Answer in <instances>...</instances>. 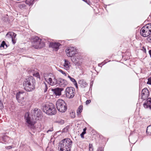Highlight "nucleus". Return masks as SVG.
Masks as SVG:
<instances>
[{"label":"nucleus","instance_id":"nucleus-1","mask_svg":"<svg viewBox=\"0 0 151 151\" xmlns=\"http://www.w3.org/2000/svg\"><path fill=\"white\" fill-rule=\"evenodd\" d=\"M36 81L32 76L25 79L23 82L24 89L27 91H31L35 89Z\"/></svg>","mask_w":151,"mask_h":151},{"label":"nucleus","instance_id":"nucleus-2","mask_svg":"<svg viewBox=\"0 0 151 151\" xmlns=\"http://www.w3.org/2000/svg\"><path fill=\"white\" fill-rule=\"evenodd\" d=\"M73 143L72 141L69 138L64 139L59 143V151H70Z\"/></svg>","mask_w":151,"mask_h":151},{"label":"nucleus","instance_id":"nucleus-3","mask_svg":"<svg viewBox=\"0 0 151 151\" xmlns=\"http://www.w3.org/2000/svg\"><path fill=\"white\" fill-rule=\"evenodd\" d=\"M43 111L44 112L49 115L55 114L57 111L54 105L52 103H47L44 105Z\"/></svg>","mask_w":151,"mask_h":151},{"label":"nucleus","instance_id":"nucleus-4","mask_svg":"<svg viewBox=\"0 0 151 151\" xmlns=\"http://www.w3.org/2000/svg\"><path fill=\"white\" fill-rule=\"evenodd\" d=\"M32 43L33 47L37 49L42 48L45 45L43 42H41V39L37 36L33 37Z\"/></svg>","mask_w":151,"mask_h":151},{"label":"nucleus","instance_id":"nucleus-5","mask_svg":"<svg viewBox=\"0 0 151 151\" xmlns=\"http://www.w3.org/2000/svg\"><path fill=\"white\" fill-rule=\"evenodd\" d=\"M24 119L26 122V125L31 129H34L35 128L34 125L35 121L31 118L28 113H26L24 116Z\"/></svg>","mask_w":151,"mask_h":151},{"label":"nucleus","instance_id":"nucleus-6","mask_svg":"<svg viewBox=\"0 0 151 151\" xmlns=\"http://www.w3.org/2000/svg\"><path fill=\"white\" fill-rule=\"evenodd\" d=\"M56 106L58 110L60 112H64L67 110V107L64 101L59 99L56 102Z\"/></svg>","mask_w":151,"mask_h":151},{"label":"nucleus","instance_id":"nucleus-7","mask_svg":"<svg viewBox=\"0 0 151 151\" xmlns=\"http://www.w3.org/2000/svg\"><path fill=\"white\" fill-rule=\"evenodd\" d=\"M32 116H34L35 119L38 120L41 118L42 112L41 110L37 108L32 110L31 111Z\"/></svg>","mask_w":151,"mask_h":151},{"label":"nucleus","instance_id":"nucleus-8","mask_svg":"<svg viewBox=\"0 0 151 151\" xmlns=\"http://www.w3.org/2000/svg\"><path fill=\"white\" fill-rule=\"evenodd\" d=\"M65 52L67 55L68 57H72L75 55H77L78 52L76 48L73 47H68L66 49Z\"/></svg>","mask_w":151,"mask_h":151},{"label":"nucleus","instance_id":"nucleus-9","mask_svg":"<svg viewBox=\"0 0 151 151\" xmlns=\"http://www.w3.org/2000/svg\"><path fill=\"white\" fill-rule=\"evenodd\" d=\"M75 89L73 87H70L67 88L65 90L66 97L69 99L72 98L74 96Z\"/></svg>","mask_w":151,"mask_h":151},{"label":"nucleus","instance_id":"nucleus-10","mask_svg":"<svg viewBox=\"0 0 151 151\" xmlns=\"http://www.w3.org/2000/svg\"><path fill=\"white\" fill-rule=\"evenodd\" d=\"M140 34L143 37H147L150 35L148 29L145 26L141 29Z\"/></svg>","mask_w":151,"mask_h":151},{"label":"nucleus","instance_id":"nucleus-11","mask_svg":"<svg viewBox=\"0 0 151 151\" xmlns=\"http://www.w3.org/2000/svg\"><path fill=\"white\" fill-rule=\"evenodd\" d=\"M16 36V34L15 33L9 32L6 35V37L11 39L13 43L14 44L16 42L15 40L14 39V38H15Z\"/></svg>","mask_w":151,"mask_h":151},{"label":"nucleus","instance_id":"nucleus-12","mask_svg":"<svg viewBox=\"0 0 151 151\" xmlns=\"http://www.w3.org/2000/svg\"><path fill=\"white\" fill-rule=\"evenodd\" d=\"M81 58V56L77 54L74 57V58L73 59V61L74 64L76 65H80L81 62L80 61V60Z\"/></svg>","mask_w":151,"mask_h":151},{"label":"nucleus","instance_id":"nucleus-13","mask_svg":"<svg viewBox=\"0 0 151 151\" xmlns=\"http://www.w3.org/2000/svg\"><path fill=\"white\" fill-rule=\"evenodd\" d=\"M61 44L58 42H50L49 45V47L52 48L54 50L57 51L59 49V47Z\"/></svg>","mask_w":151,"mask_h":151},{"label":"nucleus","instance_id":"nucleus-14","mask_svg":"<svg viewBox=\"0 0 151 151\" xmlns=\"http://www.w3.org/2000/svg\"><path fill=\"white\" fill-rule=\"evenodd\" d=\"M24 92L19 91L17 93L16 95V97L18 102L19 103H22L23 101L24 97L23 94Z\"/></svg>","mask_w":151,"mask_h":151},{"label":"nucleus","instance_id":"nucleus-15","mask_svg":"<svg viewBox=\"0 0 151 151\" xmlns=\"http://www.w3.org/2000/svg\"><path fill=\"white\" fill-rule=\"evenodd\" d=\"M59 86L62 88L65 87L67 84V83L66 81L64 79L60 78L57 80V83Z\"/></svg>","mask_w":151,"mask_h":151},{"label":"nucleus","instance_id":"nucleus-16","mask_svg":"<svg viewBox=\"0 0 151 151\" xmlns=\"http://www.w3.org/2000/svg\"><path fill=\"white\" fill-rule=\"evenodd\" d=\"M149 95V91L147 88L143 89L142 91L141 99L143 100H145L148 97Z\"/></svg>","mask_w":151,"mask_h":151},{"label":"nucleus","instance_id":"nucleus-17","mask_svg":"<svg viewBox=\"0 0 151 151\" xmlns=\"http://www.w3.org/2000/svg\"><path fill=\"white\" fill-rule=\"evenodd\" d=\"M47 80V82L50 85L54 86L57 84V80L54 76H52V78H49Z\"/></svg>","mask_w":151,"mask_h":151},{"label":"nucleus","instance_id":"nucleus-18","mask_svg":"<svg viewBox=\"0 0 151 151\" xmlns=\"http://www.w3.org/2000/svg\"><path fill=\"white\" fill-rule=\"evenodd\" d=\"M63 90L62 88L57 87L52 90V91L56 96H60L61 95V92Z\"/></svg>","mask_w":151,"mask_h":151},{"label":"nucleus","instance_id":"nucleus-19","mask_svg":"<svg viewBox=\"0 0 151 151\" xmlns=\"http://www.w3.org/2000/svg\"><path fill=\"white\" fill-rule=\"evenodd\" d=\"M143 105L145 108H149L151 110V99L148 98L145 101Z\"/></svg>","mask_w":151,"mask_h":151},{"label":"nucleus","instance_id":"nucleus-20","mask_svg":"<svg viewBox=\"0 0 151 151\" xmlns=\"http://www.w3.org/2000/svg\"><path fill=\"white\" fill-rule=\"evenodd\" d=\"M64 63L63 65L64 68L67 70H69L71 66L70 63L67 60H64Z\"/></svg>","mask_w":151,"mask_h":151},{"label":"nucleus","instance_id":"nucleus-21","mask_svg":"<svg viewBox=\"0 0 151 151\" xmlns=\"http://www.w3.org/2000/svg\"><path fill=\"white\" fill-rule=\"evenodd\" d=\"M79 85L82 88H85L88 86V83L83 79L79 80L78 82Z\"/></svg>","mask_w":151,"mask_h":151},{"label":"nucleus","instance_id":"nucleus-22","mask_svg":"<svg viewBox=\"0 0 151 151\" xmlns=\"http://www.w3.org/2000/svg\"><path fill=\"white\" fill-rule=\"evenodd\" d=\"M1 139L4 143H9L11 142L10 138L6 135L2 137Z\"/></svg>","mask_w":151,"mask_h":151},{"label":"nucleus","instance_id":"nucleus-23","mask_svg":"<svg viewBox=\"0 0 151 151\" xmlns=\"http://www.w3.org/2000/svg\"><path fill=\"white\" fill-rule=\"evenodd\" d=\"M83 109V106L82 105L79 106L77 110V114L79 117L81 116V113L82 112Z\"/></svg>","mask_w":151,"mask_h":151},{"label":"nucleus","instance_id":"nucleus-24","mask_svg":"<svg viewBox=\"0 0 151 151\" xmlns=\"http://www.w3.org/2000/svg\"><path fill=\"white\" fill-rule=\"evenodd\" d=\"M35 0H26V4L29 6L32 5L34 3Z\"/></svg>","mask_w":151,"mask_h":151},{"label":"nucleus","instance_id":"nucleus-25","mask_svg":"<svg viewBox=\"0 0 151 151\" xmlns=\"http://www.w3.org/2000/svg\"><path fill=\"white\" fill-rule=\"evenodd\" d=\"M146 132L149 135L151 134V124L147 127Z\"/></svg>","mask_w":151,"mask_h":151},{"label":"nucleus","instance_id":"nucleus-26","mask_svg":"<svg viewBox=\"0 0 151 151\" xmlns=\"http://www.w3.org/2000/svg\"><path fill=\"white\" fill-rule=\"evenodd\" d=\"M145 27L148 29V31L150 34H151V23L148 24L146 25H145Z\"/></svg>","mask_w":151,"mask_h":151},{"label":"nucleus","instance_id":"nucleus-27","mask_svg":"<svg viewBox=\"0 0 151 151\" xmlns=\"http://www.w3.org/2000/svg\"><path fill=\"white\" fill-rule=\"evenodd\" d=\"M18 6L19 7L20 9L24 8L26 6V5L24 2L19 3Z\"/></svg>","mask_w":151,"mask_h":151},{"label":"nucleus","instance_id":"nucleus-28","mask_svg":"<svg viewBox=\"0 0 151 151\" xmlns=\"http://www.w3.org/2000/svg\"><path fill=\"white\" fill-rule=\"evenodd\" d=\"M86 128H84L83 129V131L82 132L81 134H80L81 137L82 138H84V135L86 133Z\"/></svg>","mask_w":151,"mask_h":151},{"label":"nucleus","instance_id":"nucleus-29","mask_svg":"<svg viewBox=\"0 0 151 151\" xmlns=\"http://www.w3.org/2000/svg\"><path fill=\"white\" fill-rule=\"evenodd\" d=\"M68 78H69V79H70V81L71 82H73V84L75 83V82H76L75 79H74V78L71 77L69 75H68Z\"/></svg>","mask_w":151,"mask_h":151},{"label":"nucleus","instance_id":"nucleus-30","mask_svg":"<svg viewBox=\"0 0 151 151\" xmlns=\"http://www.w3.org/2000/svg\"><path fill=\"white\" fill-rule=\"evenodd\" d=\"M5 46H6V48L7 47V45H6L5 42L4 41H3L1 44L0 47H3L4 48H5Z\"/></svg>","mask_w":151,"mask_h":151},{"label":"nucleus","instance_id":"nucleus-31","mask_svg":"<svg viewBox=\"0 0 151 151\" xmlns=\"http://www.w3.org/2000/svg\"><path fill=\"white\" fill-rule=\"evenodd\" d=\"M89 151H93V145L92 144H89Z\"/></svg>","mask_w":151,"mask_h":151},{"label":"nucleus","instance_id":"nucleus-32","mask_svg":"<svg viewBox=\"0 0 151 151\" xmlns=\"http://www.w3.org/2000/svg\"><path fill=\"white\" fill-rule=\"evenodd\" d=\"M105 63L102 62L101 63H99L98 64V65L99 66L101 67L103 65H104L106 63V62H107V60H105Z\"/></svg>","mask_w":151,"mask_h":151},{"label":"nucleus","instance_id":"nucleus-33","mask_svg":"<svg viewBox=\"0 0 151 151\" xmlns=\"http://www.w3.org/2000/svg\"><path fill=\"white\" fill-rule=\"evenodd\" d=\"M44 84L45 86V87L44 89V92L45 93L46 92V91H47V89L48 88H47V86L46 83L45 82H44Z\"/></svg>","mask_w":151,"mask_h":151},{"label":"nucleus","instance_id":"nucleus-34","mask_svg":"<svg viewBox=\"0 0 151 151\" xmlns=\"http://www.w3.org/2000/svg\"><path fill=\"white\" fill-rule=\"evenodd\" d=\"M147 84L151 85V77L149 78L148 79V81L147 82Z\"/></svg>","mask_w":151,"mask_h":151},{"label":"nucleus","instance_id":"nucleus-35","mask_svg":"<svg viewBox=\"0 0 151 151\" xmlns=\"http://www.w3.org/2000/svg\"><path fill=\"white\" fill-rule=\"evenodd\" d=\"M58 71L65 76H67V74H66L64 71H63L62 70H59Z\"/></svg>","mask_w":151,"mask_h":151},{"label":"nucleus","instance_id":"nucleus-36","mask_svg":"<svg viewBox=\"0 0 151 151\" xmlns=\"http://www.w3.org/2000/svg\"><path fill=\"white\" fill-rule=\"evenodd\" d=\"M4 108V106L3 103L1 101H0V109H2Z\"/></svg>","mask_w":151,"mask_h":151},{"label":"nucleus","instance_id":"nucleus-37","mask_svg":"<svg viewBox=\"0 0 151 151\" xmlns=\"http://www.w3.org/2000/svg\"><path fill=\"white\" fill-rule=\"evenodd\" d=\"M97 151H104L102 147H99L97 149Z\"/></svg>","mask_w":151,"mask_h":151},{"label":"nucleus","instance_id":"nucleus-38","mask_svg":"<svg viewBox=\"0 0 151 151\" xmlns=\"http://www.w3.org/2000/svg\"><path fill=\"white\" fill-rule=\"evenodd\" d=\"M147 40L149 42L151 43V35L147 38Z\"/></svg>","mask_w":151,"mask_h":151},{"label":"nucleus","instance_id":"nucleus-39","mask_svg":"<svg viewBox=\"0 0 151 151\" xmlns=\"http://www.w3.org/2000/svg\"><path fill=\"white\" fill-rule=\"evenodd\" d=\"M91 100H87L86 101V104L88 105V104H90L91 103Z\"/></svg>","mask_w":151,"mask_h":151},{"label":"nucleus","instance_id":"nucleus-40","mask_svg":"<svg viewBox=\"0 0 151 151\" xmlns=\"http://www.w3.org/2000/svg\"><path fill=\"white\" fill-rule=\"evenodd\" d=\"M59 123H60V124H63L64 123V120H61L59 122Z\"/></svg>","mask_w":151,"mask_h":151},{"label":"nucleus","instance_id":"nucleus-41","mask_svg":"<svg viewBox=\"0 0 151 151\" xmlns=\"http://www.w3.org/2000/svg\"><path fill=\"white\" fill-rule=\"evenodd\" d=\"M47 75L46 74H44V78H45V80L46 81H47V80L46 78Z\"/></svg>","mask_w":151,"mask_h":151},{"label":"nucleus","instance_id":"nucleus-42","mask_svg":"<svg viewBox=\"0 0 151 151\" xmlns=\"http://www.w3.org/2000/svg\"><path fill=\"white\" fill-rule=\"evenodd\" d=\"M53 130V129L52 128H51V129H50L47 130V133H48L49 132H52V131Z\"/></svg>","mask_w":151,"mask_h":151},{"label":"nucleus","instance_id":"nucleus-43","mask_svg":"<svg viewBox=\"0 0 151 151\" xmlns=\"http://www.w3.org/2000/svg\"><path fill=\"white\" fill-rule=\"evenodd\" d=\"M6 148V149H10L12 148V147L11 146H9L7 147Z\"/></svg>","mask_w":151,"mask_h":151},{"label":"nucleus","instance_id":"nucleus-44","mask_svg":"<svg viewBox=\"0 0 151 151\" xmlns=\"http://www.w3.org/2000/svg\"><path fill=\"white\" fill-rule=\"evenodd\" d=\"M75 86L76 88H78V85H77V82H75V83H74L73 84Z\"/></svg>","mask_w":151,"mask_h":151},{"label":"nucleus","instance_id":"nucleus-45","mask_svg":"<svg viewBox=\"0 0 151 151\" xmlns=\"http://www.w3.org/2000/svg\"><path fill=\"white\" fill-rule=\"evenodd\" d=\"M93 81H92L90 83V88H91L93 84Z\"/></svg>","mask_w":151,"mask_h":151},{"label":"nucleus","instance_id":"nucleus-46","mask_svg":"<svg viewBox=\"0 0 151 151\" xmlns=\"http://www.w3.org/2000/svg\"><path fill=\"white\" fill-rule=\"evenodd\" d=\"M149 52L151 58V50L149 51Z\"/></svg>","mask_w":151,"mask_h":151},{"label":"nucleus","instance_id":"nucleus-47","mask_svg":"<svg viewBox=\"0 0 151 151\" xmlns=\"http://www.w3.org/2000/svg\"><path fill=\"white\" fill-rule=\"evenodd\" d=\"M75 116L74 115H73V116H72V117H73V118H74Z\"/></svg>","mask_w":151,"mask_h":151},{"label":"nucleus","instance_id":"nucleus-48","mask_svg":"<svg viewBox=\"0 0 151 151\" xmlns=\"http://www.w3.org/2000/svg\"><path fill=\"white\" fill-rule=\"evenodd\" d=\"M144 51L145 52H146V49H145L144 48Z\"/></svg>","mask_w":151,"mask_h":151}]
</instances>
